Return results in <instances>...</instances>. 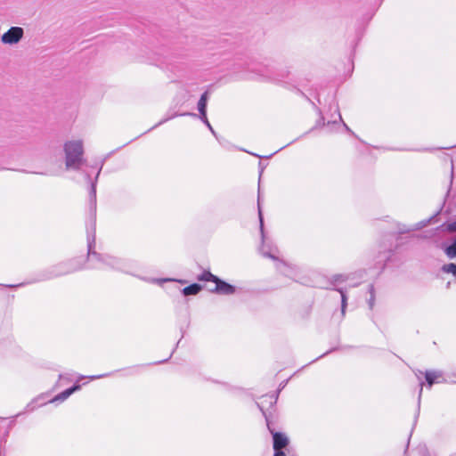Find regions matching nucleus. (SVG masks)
<instances>
[{"instance_id":"obj_1","label":"nucleus","mask_w":456,"mask_h":456,"mask_svg":"<svg viewBox=\"0 0 456 456\" xmlns=\"http://www.w3.org/2000/svg\"><path fill=\"white\" fill-rule=\"evenodd\" d=\"M87 257L103 262V256L94 250L96 240V182L91 183L89 192V222L86 224Z\"/></svg>"},{"instance_id":"obj_2","label":"nucleus","mask_w":456,"mask_h":456,"mask_svg":"<svg viewBox=\"0 0 456 456\" xmlns=\"http://www.w3.org/2000/svg\"><path fill=\"white\" fill-rule=\"evenodd\" d=\"M277 396L274 395H265L261 397V402L257 403V407L262 411L269 430L273 433V450L274 453L273 456H286L285 452L282 449L286 448L289 444L288 437L280 432H273L270 427L269 418L272 414L270 409L273 408V405L276 403Z\"/></svg>"},{"instance_id":"obj_3","label":"nucleus","mask_w":456,"mask_h":456,"mask_svg":"<svg viewBox=\"0 0 456 456\" xmlns=\"http://www.w3.org/2000/svg\"><path fill=\"white\" fill-rule=\"evenodd\" d=\"M67 168L79 169L83 164L84 148L82 141H69L64 144Z\"/></svg>"},{"instance_id":"obj_4","label":"nucleus","mask_w":456,"mask_h":456,"mask_svg":"<svg viewBox=\"0 0 456 456\" xmlns=\"http://www.w3.org/2000/svg\"><path fill=\"white\" fill-rule=\"evenodd\" d=\"M24 34L23 28L20 27H12L3 34L1 40L5 45H14L20 42Z\"/></svg>"},{"instance_id":"obj_5","label":"nucleus","mask_w":456,"mask_h":456,"mask_svg":"<svg viewBox=\"0 0 456 456\" xmlns=\"http://www.w3.org/2000/svg\"><path fill=\"white\" fill-rule=\"evenodd\" d=\"M77 269H78V267L74 266V265L71 262L61 263L57 265H54L52 268L49 278L65 275V274L72 273Z\"/></svg>"},{"instance_id":"obj_6","label":"nucleus","mask_w":456,"mask_h":456,"mask_svg":"<svg viewBox=\"0 0 456 456\" xmlns=\"http://www.w3.org/2000/svg\"><path fill=\"white\" fill-rule=\"evenodd\" d=\"M215 283L216 287L210 290L213 293L220 295H232L236 291V288L233 285L221 280L220 278H218Z\"/></svg>"},{"instance_id":"obj_7","label":"nucleus","mask_w":456,"mask_h":456,"mask_svg":"<svg viewBox=\"0 0 456 456\" xmlns=\"http://www.w3.org/2000/svg\"><path fill=\"white\" fill-rule=\"evenodd\" d=\"M208 99V92L206 91L203 93L198 102V110L200 112V117H202L206 119L207 115V103Z\"/></svg>"},{"instance_id":"obj_8","label":"nucleus","mask_w":456,"mask_h":456,"mask_svg":"<svg viewBox=\"0 0 456 456\" xmlns=\"http://www.w3.org/2000/svg\"><path fill=\"white\" fill-rule=\"evenodd\" d=\"M80 388V385H74L69 388H67L66 390L62 391L59 395H57L53 399V402L56 401H64L69 396H70L75 391L78 390Z\"/></svg>"},{"instance_id":"obj_9","label":"nucleus","mask_w":456,"mask_h":456,"mask_svg":"<svg viewBox=\"0 0 456 456\" xmlns=\"http://www.w3.org/2000/svg\"><path fill=\"white\" fill-rule=\"evenodd\" d=\"M257 209H258V218H259V226H260V232L262 240L265 239V230H264V218H263V213L260 204V185H258V196H257Z\"/></svg>"},{"instance_id":"obj_10","label":"nucleus","mask_w":456,"mask_h":456,"mask_svg":"<svg viewBox=\"0 0 456 456\" xmlns=\"http://www.w3.org/2000/svg\"><path fill=\"white\" fill-rule=\"evenodd\" d=\"M202 287L198 283H192L183 289L182 292L184 296L197 295Z\"/></svg>"},{"instance_id":"obj_11","label":"nucleus","mask_w":456,"mask_h":456,"mask_svg":"<svg viewBox=\"0 0 456 456\" xmlns=\"http://www.w3.org/2000/svg\"><path fill=\"white\" fill-rule=\"evenodd\" d=\"M441 377V373L438 371H426L425 379L429 387L433 386L436 379Z\"/></svg>"},{"instance_id":"obj_12","label":"nucleus","mask_w":456,"mask_h":456,"mask_svg":"<svg viewBox=\"0 0 456 456\" xmlns=\"http://www.w3.org/2000/svg\"><path fill=\"white\" fill-rule=\"evenodd\" d=\"M217 279L218 277L212 274L209 271H204L200 275L198 276V280L203 281L216 282Z\"/></svg>"},{"instance_id":"obj_13","label":"nucleus","mask_w":456,"mask_h":456,"mask_svg":"<svg viewBox=\"0 0 456 456\" xmlns=\"http://www.w3.org/2000/svg\"><path fill=\"white\" fill-rule=\"evenodd\" d=\"M444 251L449 258L456 257V239L452 241L451 245L445 248Z\"/></svg>"},{"instance_id":"obj_14","label":"nucleus","mask_w":456,"mask_h":456,"mask_svg":"<svg viewBox=\"0 0 456 456\" xmlns=\"http://www.w3.org/2000/svg\"><path fill=\"white\" fill-rule=\"evenodd\" d=\"M336 290H338L341 294V312H342V314H345L346 308L347 305L346 294L342 289H337Z\"/></svg>"},{"instance_id":"obj_15","label":"nucleus","mask_w":456,"mask_h":456,"mask_svg":"<svg viewBox=\"0 0 456 456\" xmlns=\"http://www.w3.org/2000/svg\"><path fill=\"white\" fill-rule=\"evenodd\" d=\"M442 270L444 273H452L456 277V264L451 263L444 265Z\"/></svg>"},{"instance_id":"obj_16","label":"nucleus","mask_w":456,"mask_h":456,"mask_svg":"<svg viewBox=\"0 0 456 456\" xmlns=\"http://www.w3.org/2000/svg\"><path fill=\"white\" fill-rule=\"evenodd\" d=\"M441 228L443 231H446L449 232H456V220L449 224H442Z\"/></svg>"},{"instance_id":"obj_17","label":"nucleus","mask_w":456,"mask_h":456,"mask_svg":"<svg viewBox=\"0 0 456 456\" xmlns=\"http://www.w3.org/2000/svg\"><path fill=\"white\" fill-rule=\"evenodd\" d=\"M418 452L420 456H427L428 454V450L425 444L419 445Z\"/></svg>"},{"instance_id":"obj_18","label":"nucleus","mask_w":456,"mask_h":456,"mask_svg":"<svg viewBox=\"0 0 456 456\" xmlns=\"http://www.w3.org/2000/svg\"><path fill=\"white\" fill-rule=\"evenodd\" d=\"M200 118L204 122V124L208 127V129L211 131V133L216 135V133H215L213 127L211 126L210 123L208 122V118L206 117V119H205L202 116V117H200Z\"/></svg>"},{"instance_id":"obj_19","label":"nucleus","mask_w":456,"mask_h":456,"mask_svg":"<svg viewBox=\"0 0 456 456\" xmlns=\"http://www.w3.org/2000/svg\"><path fill=\"white\" fill-rule=\"evenodd\" d=\"M333 280L335 282H341L346 281V277L342 274H337L333 276Z\"/></svg>"},{"instance_id":"obj_20","label":"nucleus","mask_w":456,"mask_h":456,"mask_svg":"<svg viewBox=\"0 0 456 456\" xmlns=\"http://www.w3.org/2000/svg\"><path fill=\"white\" fill-rule=\"evenodd\" d=\"M322 126H324V118L322 116H321L320 118L317 120L314 128H317V127H320Z\"/></svg>"},{"instance_id":"obj_21","label":"nucleus","mask_w":456,"mask_h":456,"mask_svg":"<svg viewBox=\"0 0 456 456\" xmlns=\"http://www.w3.org/2000/svg\"><path fill=\"white\" fill-rule=\"evenodd\" d=\"M374 301H375V295H372L370 296L369 301H368V304H369V306L370 309L373 308V305H374Z\"/></svg>"},{"instance_id":"obj_22","label":"nucleus","mask_w":456,"mask_h":456,"mask_svg":"<svg viewBox=\"0 0 456 456\" xmlns=\"http://www.w3.org/2000/svg\"><path fill=\"white\" fill-rule=\"evenodd\" d=\"M451 162H452V170H451V183H452V178H453V160L451 159Z\"/></svg>"},{"instance_id":"obj_23","label":"nucleus","mask_w":456,"mask_h":456,"mask_svg":"<svg viewBox=\"0 0 456 456\" xmlns=\"http://www.w3.org/2000/svg\"><path fill=\"white\" fill-rule=\"evenodd\" d=\"M369 292H370V296L375 295L374 294V286L373 285H370Z\"/></svg>"},{"instance_id":"obj_24","label":"nucleus","mask_w":456,"mask_h":456,"mask_svg":"<svg viewBox=\"0 0 456 456\" xmlns=\"http://www.w3.org/2000/svg\"><path fill=\"white\" fill-rule=\"evenodd\" d=\"M419 385H420V389H419V398H420V395H421V393H422V387H423L424 383H423V382H420V384H419Z\"/></svg>"},{"instance_id":"obj_25","label":"nucleus","mask_w":456,"mask_h":456,"mask_svg":"<svg viewBox=\"0 0 456 456\" xmlns=\"http://www.w3.org/2000/svg\"><path fill=\"white\" fill-rule=\"evenodd\" d=\"M182 115L183 116L188 115V116L197 117V115L195 113H183Z\"/></svg>"},{"instance_id":"obj_26","label":"nucleus","mask_w":456,"mask_h":456,"mask_svg":"<svg viewBox=\"0 0 456 456\" xmlns=\"http://www.w3.org/2000/svg\"><path fill=\"white\" fill-rule=\"evenodd\" d=\"M265 256H268V257H270V258H272V259H275V256H273V255H272V254H270V253H268V254H265Z\"/></svg>"},{"instance_id":"obj_27","label":"nucleus","mask_w":456,"mask_h":456,"mask_svg":"<svg viewBox=\"0 0 456 456\" xmlns=\"http://www.w3.org/2000/svg\"><path fill=\"white\" fill-rule=\"evenodd\" d=\"M390 256H391V251L387 253V256H386V258H385V262L389 259Z\"/></svg>"},{"instance_id":"obj_28","label":"nucleus","mask_w":456,"mask_h":456,"mask_svg":"<svg viewBox=\"0 0 456 456\" xmlns=\"http://www.w3.org/2000/svg\"><path fill=\"white\" fill-rule=\"evenodd\" d=\"M174 280L172 279H164L162 281H173Z\"/></svg>"},{"instance_id":"obj_29","label":"nucleus","mask_w":456,"mask_h":456,"mask_svg":"<svg viewBox=\"0 0 456 456\" xmlns=\"http://www.w3.org/2000/svg\"><path fill=\"white\" fill-rule=\"evenodd\" d=\"M344 126H345V127H346V130H347V131H350V132H351V130L349 129V127H348L345 123H344Z\"/></svg>"},{"instance_id":"obj_30","label":"nucleus","mask_w":456,"mask_h":456,"mask_svg":"<svg viewBox=\"0 0 456 456\" xmlns=\"http://www.w3.org/2000/svg\"><path fill=\"white\" fill-rule=\"evenodd\" d=\"M100 171H101V169L97 172V175H96L95 180H97L98 175H100Z\"/></svg>"}]
</instances>
